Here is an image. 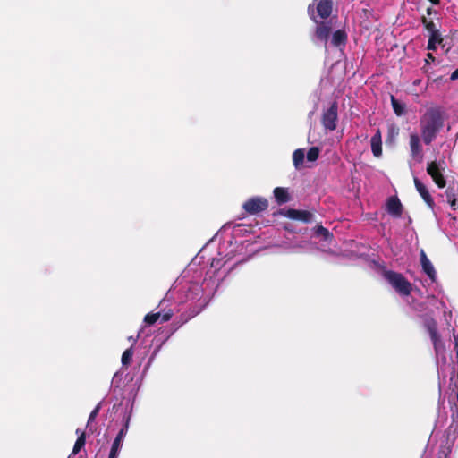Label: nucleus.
Instances as JSON below:
<instances>
[{"mask_svg":"<svg viewBox=\"0 0 458 458\" xmlns=\"http://www.w3.org/2000/svg\"><path fill=\"white\" fill-rule=\"evenodd\" d=\"M420 127L423 142L426 145H430L444 127V117L440 108L427 109L420 119Z\"/></svg>","mask_w":458,"mask_h":458,"instance_id":"f257e3e1","label":"nucleus"},{"mask_svg":"<svg viewBox=\"0 0 458 458\" xmlns=\"http://www.w3.org/2000/svg\"><path fill=\"white\" fill-rule=\"evenodd\" d=\"M384 276L399 294L407 296L411 293V284L403 275L394 271H386Z\"/></svg>","mask_w":458,"mask_h":458,"instance_id":"f03ea898","label":"nucleus"},{"mask_svg":"<svg viewBox=\"0 0 458 458\" xmlns=\"http://www.w3.org/2000/svg\"><path fill=\"white\" fill-rule=\"evenodd\" d=\"M338 105L335 101L322 114L321 123L326 130L335 131L337 126Z\"/></svg>","mask_w":458,"mask_h":458,"instance_id":"7ed1b4c3","label":"nucleus"},{"mask_svg":"<svg viewBox=\"0 0 458 458\" xmlns=\"http://www.w3.org/2000/svg\"><path fill=\"white\" fill-rule=\"evenodd\" d=\"M315 22L317 26L314 36L317 40L323 42L326 46L332 32V22L330 21H318L316 20Z\"/></svg>","mask_w":458,"mask_h":458,"instance_id":"20e7f679","label":"nucleus"},{"mask_svg":"<svg viewBox=\"0 0 458 458\" xmlns=\"http://www.w3.org/2000/svg\"><path fill=\"white\" fill-rule=\"evenodd\" d=\"M409 145L411 157L418 162H421L423 160V149L420 139L417 133L410 134Z\"/></svg>","mask_w":458,"mask_h":458,"instance_id":"39448f33","label":"nucleus"},{"mask_svg":"<svg viewBox=\"0 0 458 458\" xmlns=\"http://www.w3.org/2000/svg\"><path fill=\"white\" fill-rule=\"evenodd\" d=\"M280 214L288 218L302 221L305 223L310 222L313 218V214L307 210H299L293 208L282 209L280 211Z\"/></svg>","mask_w":458,"mask_h":458,"instance_id":"423d86ee","label":"nucleus"},{"mask_svg":"<svg viewBox=\"0 0 458 458\" xmlns=\"http://www.w3.org/2000/svg\"><path fill=\"white\" fill-rule=\"evenodd\" d=\"M427 173L431 176L434 182L439 187H445L446 182L442 174L441 169L439 168L438 164L436 161H432L428 164Z\"/></svg>","mask_w":458,"mask_h":458,"instance_id":"0eeeda50","label":"nucleus"},{"mask_svg":"<svg viewBox=\"0 0 458 458\" xmlns=\"http://www.w3.org/2000/svg\"><path fill=\"white\" fill-rule=\"evenodd\" d=\"M333 3L331 0H319L317 4V13L321 19L328 18L332 13Z\"/></svg>","mask_w":458,"mask_h":458,"instance_id":"6e6552de","label":"nucleus"},{"mask_svg":"<svg viewBox=\"0 0 458 458\" xmlns=\"http://www.w3.org/2000/svg\"><path fill=\"white\" fill-rule=\"evenodd\" d=\"M370 144L373 155L376 157H379L382 155V140L380 130H377L376 133L371 137Z\"/></svg>","mask_w":458,"mask_h":458,"instance_id":"1a4fd4ad","label":"nucleus"},{"mask_svg":"<svg viewBox=\"0 0 458 458\" xmlns=\"http://www.w3.org/2000/svg\"><path fill=\"white\" fill-rule=\"evenodd\" d=\"M129 424H130V417L128 416L125 419L124 426L123 427V428H121V430L117 434L116 437L114 438L112 447L121 450L123 442V438L126 436L128 428H129Z\"/></svg>","mask_w":458,"mask_h":458,"instance_id":"9d476101","label":"nucleus"},{"mask_svg":"<svg viewBox=\"0 0 458 458\" xmlns=\"http://www.w3.org/2000/svg\"><path fill=\"white\" fill-rule=\"evenodd\" d=\"M347 42V33L344 30H337L332 34L331 44L334 47L345 46Z\"/></svg>","mask_w":458,"mask_h":458,"instance_id":"9b49d317","label":"nucleus"},{"mask_svg":"<svg viewBox=\"0 0 458 458\" xmlns=\"http://www.w3.org/2000/svg\"><path fill=\"white\" fill-rule=\"evenodd\" d=\"M267 202H244L243 208L250 214L259 213L267 208Z\"/></svg>","mask_w":458,"mask_h":458,"instance_id":"f8f14e48","label":"nucleus"},{"mask_svg":"<svg viewBox=\"0 0 458 458\" xmlns=\"http://www.w3.org/2000/svg\"><path fill=\"white\" fill-rule=\"evenodd\" d=\"M420 262L424 272L430 277L433 278L435 276V269L429 259L427 258L425 252H420Z\"/></svg>","mask_w":458,"mask_h":458,"instance_id":"ddd939ff","label":"nucleus"},{"mask_svg":"<svg viewBox=\"0 0 458 458\" xmlns=\"http://www.w3.org/2000/svg\"><path fill=\"white\" fill-rule=\"evenodd\" d=\"M386 210L393 216H399L403 210L402 202H386Z\"/></svg>","mask_w":458,"mask_h":458,"instance_id":"4468645a","label":"nucleus"},{"mask_svg":"<svg viewBox=\"0 0 458 458\" xmlns=\"http://www.w3.org/2000/svg\"><path fill=\"white\" fill-rule=\"evenodd\" d=\"M305 152L302 148L294 150L293 154V162L296 169H300L303 165Z\"/></svg>","mask_w":458,"mask_h":458,"instance_id":"2eb2a0df","label":"nucleus"},{"mask_svg":"<svg viewBox=\"0 0 458 458\" xmlns=\"http://www.w3.org/2000/svg\"><path fill=\"white\" fill-rule=\"evenodd\" d=\"M414 183L423 200H432L427 187L419 179L415 178Z\"/></svg>","mask_w":458,"mask_h":458,"instance_id":"dca6fc26","label":"nucleus"},{"mask_svg":"<svg viewBox=\"0 0 458 458\" xmlns=\"http://www.w3.org/2000/svg\"><path fill=\"white\" fill-rule=\"evenodd\" d=\"M443 38L441 37L440 32H435L434 34H430L428 41L427 49L436 50L437 44H441Z\"/></svg>","mask_w":458,"mask_h":458,"instance_id":"f3484780","label":"nucleus"},{"mask_svg":"<svg viewBox=\"0 0 458 458\" xmlns=\"http://www.w3.org/2000/svg\"><path fill=\"white\" fill-rule=\"evenodd\" d=\"M391 104L394 114L397 116H402L405 113V104L397 100L393 95H391Z\"/></svg>","mask_w":458,"mask_h":458,"instance_id":"a211bd4d","label":"nucleus"},{"mask_svg":"<svg viewBox=\"0 0 458 458\" xmlns=\"http://www.w3.org/2000/svg\"><path fill=\"white\" fill-rule=\"evenodd\" d=\"M274 197L276 200H289L290 196L288 193V189L283 187L275 188Z\"/></svg>","mask_w":458,"mask_h":458,"instance_id":"6ab92c4d","label":"nucleus"},{"mask_svg":"<svg viewBox=\"0 0 458 458\" xmlns=\"http://www.w3.org/2000/svg\"><path fill=\"white\" fill-rule=\"evenodd\" d=\"M421 22L424 25L425 29L430 33L434 34L435 32H439V30L436 28V25L433 21L428 20L425 16L421 18Z\"/></svg>","mask_w":458,"mask_h":458,"instance_id":"aec40b11","label":"nucleus"},{"mask_svg":"<svg viewBox=\"0 0 458 458\" xmlns=\"http://www.w3.org/2000/svg\"><path fill=\"white\" fill-rule=\"evenodd\" d=\"M320 149L318 147H311L307 152V160L310 162L316 161L319 157Z\"/></svg>","mask_w":458,"mask_h":458,"instance_id":"412c9836","label":"nucleus"},{"mask_svg":"<svg viewBox=\"0 0 458 458\" xmlns=\"http://www.w3.org/2000/svg\"><path fill=\"white\" fill-rule=\"evenodd\" d=\"M85 445V434L82 432L75 442L72 449V454H77Z\"/></svg>","mask_w":458,"mask_h":458,"instance_id":"4be33fe9","label":"nucleus"},{"mask_svg":"<svg viewBox=\"0 0 458 458\" xmlns=\"http://www.w3.org/2000/svg\"><path fill=\"white\" fill-rule=\"evenodd\" d=\"M160 317H161L160 312L149 313L145 316L144 322L148 325H153L154 323H156L157 321H158L160 319Z\"/></svg>","mask_w":458,"mask_h":458,"instance_id":"5701e85b","label":"nucleus"},{"mask_svg":"<svg viewBox=\"0 0 458 458\" xmlns=\"http://www.w3.org/2000/svg\"><path fill=\"white\" fill-rule=\"evenodd\" d=\"M132 355H133V352L131 348L125 350L122 355V363L123 365L129 364L130 361L131 360Z\"/></svg>","mask_w":458,"mask_h":458,"instance_id":"b1692460","label":"nucleus"},{"mask_svg":"<svg viewBox=\"0 0 458 458\" xmlns=\"http://www.w3.org/2000/svg\"><path fill=\"white\" fill-rule=\"evenodd\" d=\"M316 233L318 235L323 236L325 238V240H327L328 238L331 237V234L329 233V232L323 226H318L316 228Z\"/></svg>","mask_w":458,"mask_h":458,"instance_id":"393cba45","label":"nucleus"},{"mask_svg":"<svg viewBox=\"0 0 458 458\" xmlns=\"http://www.w3.org/2000/svg\"><path fill=\"white\" fill-rule=\"evenodd\" d=\"M430 335H431V339H432V341L434 343V345L437 348L439 337H438L437 333L435 328H430Z\"/></svg>","mask_w":458,"mask_h":458,"instance_id":"a878e982","label":"nucleus"},{"mask_svg":"<svg viewBox=\"0 0 458 458\" xmlns=\"http://www.w3.org/2000/svg\"><path fill=\"white\" fill-rule=\"evenodd\" d=\"M99 411V405H98L92 411L91 413L89 414V420H88V423L91 422L92 420H95V418L97 417L98 413Z\"/></svg>","mask_w":458,"mask_h":458,"instance_id":"bb28decb","label":"nucleus"},{"mask_svg":"<svg viewBox=\"0 0 458 458\" xmlns=\"http://www.w3.org/2000/svg\"><path fill=\"white\" fill-rule=\"evenodd\" d=\"M172 318V313L170 311L165 312L161 314L160 319L162 322L168 321Z\"/></svg>","mask_w":458,"mask_h":458,"instance_id":"cd10ccee","label":"nucleus"},{"mask_svg":"<svg viewBox=\"0 0 458 458\" xmlns=\"http://www.w3.org/2000/svg\"><path fill=\"white\" fill-rule=\"evenodd\" d=\"M119 452H120L119 449H115L114 447H111V451H110V454H109V458H117L118 454H119Z\"/></svg>","mask_w":458,"mask_h":458,"instance_id":"c85d7f7f","label":"nucleus"},{"mask_svg":"<svg viewBox=\"0 0 458 458\" xmlns=\"http://www.w3.org/2000/svg\"><path fill=\"white\" fill-rule=\"evenodd\" d=\"M457 79H458V68L456 70H454L450 76V80H452V81H455Z\"/></svg>","mask_w":458,"mask_h":458,"instance_id":"c756f323","label":"nucleus"},{"mask_svg":"<svg viewBox=\"0 0 458 458\" xmlns=\"http://www.w3.org/2000/svg\"><path fill=\"white\" fill-rule=\"evenodd\" d=\"M427 63H428L429 61H435V56L431 54V53H428L427 54V58L425 60Z\"/></svg>","mask_w":458,"mask_h":458,"instance_id":"7c9ffc66","label":"nucleus"},{"mask_svg":"<svg viewBox=\"0 0 458 458\" xmlns=\"http://www.w3.org/2000/svg\"><path fill=\"white\" fill-rule=\"evenodd\" d=\"M248 200L258 201V200H265V199L263 198H261V197H252V198L249 199Z\"/></svg>","mask_w":458,"mask_h":458,"instance_id":"2f4dec72","label":"nucleus"},{"mask_svg":"<svg viewBox=\"0 0 458 458\" xmlns=\"http://www.w3.org/2000/svg\"><path fill=\"white\" fill-rule=\"evenodd\" d=\"M454 347H455V350L457 351L458 350V335L454 336Z\"/></svg>","mask_w":458,"mask_h":458,"instance_id":"473e14b6","label":"nucleus"},{"mask_svg":"<svg viewBox=\"0 0 458 458\" xmlns=\"http://www.w3.org/2000/svg\"><path fill=\"white\" fill-rule=\"evenodd\" d=\"M386 200L392 201V200H399L396 196H391Z\"/></svg>","mask_w":458,"mask_h":458,"instance_id":"72a5a7b5","label":"nucleus"},{"mask_svg":"<svg viewBox=\"0 0 458 458\" xmlns=\"http://www.w3.org/2000/svg\"><path fill=\"white\" fill-rule=\"evenodd\" d=\"M432 12H433V9H432L431 7H428V8L427 9V14H428V15H431V14H432Z\"/></svg>","mask_w":458,"mask_h":458,"instance_id":"f704fd0d","label":"nucleus"},{"mask_svg":"<svg viewBox=\"0 0 458 458\" xmlns=\"http://www.w3.org/2000/svg\"><path fill=\"white\" fill-rule=\"evenodd\" d=\"M429 2H431L433 4H438L440 3V0H428Z\"/></svg>","mask_w":458,"mask_h":458,"instance_id":"c9c22d12","label":"nucleus"},{"mask_svg":"<svg viewBox=\"0 0 458 458\" xmlns=\"http://www.w3.org/2000/svg\"><path fill=\"white\" fill-rule=\"evenodd\" d=\"M457 203L458 202L453 201V202H451V205L454 207V208H455V206H456Z\"/></svg>","mask_w":458,"mask_h":458,"instance_id":"e433bc0d","label":"nucleus"},{"mask_svg":"<svg viewBox=\"0 0 458 458\" xmlns=\"http://www.w3.org/2000/svg\"><path fill=\"white\" fill-rule=\"evenodd\" d=\"M432 203H433V202H431V201H428V206H429V208H433V207H432Z\"/></svg>","mask_w":458,"mask_h":458,"instance_id":"4c0bfd02","label":"nucleus"},{"mask_svg":"<svg viewBox=\"0 0 458 458\" xmlns=\"http://www.w3.org/2000/svg\"><path fill=\"white\" fill-rule=\"evenodd\" d=\"M390 131H391L392 133H394V128H392V129L390 130Z\"/></svg>","mask_w":458,"mask_h":458,"instance_id":"58836bf2","label":"nucleus"}]
</instances>
